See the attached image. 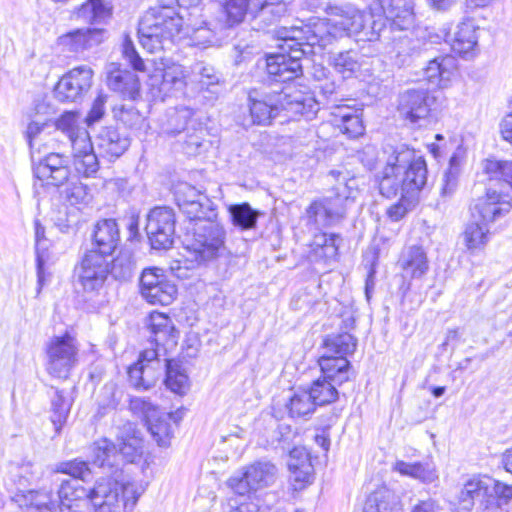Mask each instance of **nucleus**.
<instances>
[{"instance_id": "obj_1", "label": "nucleus", "mask_w": 512, "mask_h": 512, "mask_svg": "<svg viewBox=\"0 0 512 512\" xmlns=\"http://www.w3.org/2000/svg\"><path fill=\"white\" fill-rule=\"evenodd\" d=\"M184 15L172 7H161L147 13L140 21L138 37L141 46L150 53L165 49L180 32L189 36L193 45L199 47L220 46L229 36L227 24L213 25L205 21L196 26L190 18L184 21Z\"/></svg>"}, {"instance_id": "obj_2", "label": "nucleus", "mask_w": 512, "mask_h": 512, "mask_svg": "<svg viewBox=\"0 0 512 512\" xmlns=\"http://www.w3.org/2000/svg\"><path fill=\"white\" fill-rule=\"evenodd\" d=\"M280 52L268 55L266 70L272 82L285 83L303 74L302 58L321 52L327 46V37L310 26L282 27L277 32Z\"/></svg>"}, {"instance_id": "obj_3", "label": "nucleus", "mask_w": 512, "mask_h": 512, "mask_svg": "<svg viewBox=\"0 0 512 512\" xmlns=\"http://www.w3.org/2000/svg\"><path fill=\"white\" fill-rule=\"evenodd\" d=\"M356 346V338L349 333L325 338V352L318 359L322 377L314 380L307 389L315 406L328 405L338 399L337 386L347 382L351 376V364L346 356L352 354Z\"/></svg>"}, {"instance_id": "obj_4", "label": "nucleus", "mask_w": 512, "mask_h": 512, "mask_svg": "<svg viewBox=\"0 0 512 512\" xmlns=\"http://www.w3.org/2000/svg\"><path fill=\"white\" fill-rule=\"evenodd\" d=\"M248 107L253 124L267 125L281 112L288 119L312 120L320 107L310 93L296 90L290 85L281 90L253 89L248 94Z\"/></svg>"}, {"instance_id": "obj_5", "label": "nucleus", "mask_w": 512, "mask_h": 512, "mask_svg": "<svg viewBox=\"0 0 512 512\" xmlns=\"http://www.w3.org/2000/svg\"><path fill=\"white\" fill-rule=\"evenodd\" d=\"M390 154L382 171L379 189L383 196L391 198L404 192L417 198L428 181L427 164L423 156L405 144L389 147Z\"/></svg>"}, {"instance_id": "obj_6", "label": "nucleus", "mask_w": 512, "mask_h": 512, "mask_svg": "<svg viewBox=\"0 0 512 512\" xmlns=\"http://www.w3.org/2000/svg\"><path fill=\"white\" fill-rule=\"evenodd\" d=\"M146 326L150 332L149 342L152 347L143 350L138 360L127 370L129 383L137 390H148L155 385L162 370L159 348L173 345L177 339L173 322L165 313H150Z\"/></svg>"}, {"instance_id": "obj_7", "label": "nucleus", "mask_w": 512, "mask_h": 512, "mask_svg": "<svg viewBox=\"0 0 512 512\" xmlns=\"http://www.w3.org/2000/svg\"><path fill=\"white\" fill-rule=\"evenodd\" d=\"M339 183L330 195L314 200L306 209L308 223L316 229L326 228L345 218L347 210L354 204V179Z\"/></svg>"}, {"instance_id": "obj_8", "label": "nucleus", "mask_w": 512, "mask_h": 512, "mask_svg": "<svg viewBox=\"0 0 512 512\" xmlns=\"http://www.w3.org/2000/svg\"><path fill=\"white\" fill-rule=\"evenodd\" d=\"M190 253L198 264H206L226 252L224 228L214 219H195Z\"/></svg>"}, {"instance_id": "obj_9", "label": "nucleus", "mask_w": 512, "mask_h": 512, "mask_svg": "<svg viewBox=\"0 0 512 512\" xmlns=\"http://www.w3.org/2000/svg\"><path fill=\"white\" fill-rule=\"evenodd\" d=\"M46 371L58 379H67L79 363V344L69 332L53 336L46 343Z\"/></svg>"}, {"instance_id": "obj_10", "label": "nucleus", "mask_w": 512, "mask_h": 512, "mask_svg": "<svg viewBox=\"0 0 512 512\" xmlns=\"http://www.w3.org/2000/svg\"><path fill=\"white\" fill-rule=\"evenodd\" d=\"M278 469L271 461L259 460L231 476L227 484L238 495H247L273 485Z\"/></svg>"}, {"instance_id": "obj_11", "label": "nucleus", "mask_w": 512, "mask_h": 512, "mask_svg": "<svg viewBox=\"0 0 512 512\" xmlns=\"http://www.w3.org/2000/svg\"><path fill=\"white\" fill-rule=\"evenodd\" d=\"M328 14L332 16L328 20L327 28L322 26L311 27L313 31L327 37V45L331 43L332 38L342 37L344 35H359V31L363 29V21H365V11H361L353 6H330Z\"/></svg>"}, {"instance_id": "obj_12", "label": "nucleus", "mask_w": 512, "mask_h": 512, "mask_svg": "<svg viewBox=\"0 0 512 512\" xmlns=\"http://www.w3.org/2000/svg\"><path fill=\"white\" fill-rule=\"evenodd\" d=\"M140 294L152 305H169L177 295L176 284L157 267L145 268L139 279Z\"/></svg>"}, {"instance_id": "obj_13", "label": "nucleus", "mask_w": 512, "mask_h": 512, "mask_svg": "<svg viewBox=\"0 0 512 512\" xmlns=\"http://www.w3.org/2000/svg\"><path fill=\"white\" fill-rule=\"evenodd\" d=\"M492 484L493 478L487 475H477L467 480L454 512H471L474 507L477 512H492Z\"/></svg>"}, {"instance_id": "obj_14", "label": "nucleus", "mask_w": 512, "mask_h": 512, "mask_svg": "<svg viewBox=\"0 0 512 512\" xmlns=\"http://www.w3.org/2000/svg\"><path fill=\"white\" fill-rule=\"evenodd\" d=\"M175 214L172 208L157 206L147 215L146 234L153 249H169L174 242Z\"/></svg>"}, {"instance_id": "obj_15", "label": "nucleus", "mask_w": 512, "mask_h": 512, "mask_svg": "<svg viewBox=\"0 0 512 512\" xmlns=\"http://www.w3.org/2000/svg\"><path fill=\"white\" fill-rule=\"evenodd\" d=\"M93 71L88 66H79L64 74L54 87V98L62 103H77L83 100L92 86Z\"/></svg>"}, {"instance_id": "obj_16", "label": "nucleus", "mask_w": 512, "mask_h": 512, "mask_svg": "<svg viewBox=\"0 0 512 512\" xmlns=\"http://www.w3.org/2000/svg\"><path fill=\"white\" fill-rule=\"evenodd\" d=\"M511 209L512 195L492 187L487 188L485 195L477 198L470 206L471 218L488 225L503 218Z\"/></svg>"}, {"instance_id": "obj_17", "label": "nucleus", "mask_w": 512, "mask_h": 512, "mask_svg": "<svg viewBox=\"0 0 512 512\" xmlns=\"http://www.w3.org/2000/svg\"><path fill=\"white\" fill-rule=\"evenodd\" d=\"M174 196L179 209L190 220L215 219L217 216L215 203L187 182L175 187Z\"/></svg>"}, {"instance_id": "obj_18", "label": "nucleus", "mask_w": 512, "mask_h": 512, "mask_svg": "<svg viewBox=\"0 0 512 512\" xmlns=\"http://www.w3.org/2000/svg\"><path fill=\"white\" fill-rule=\"evenodd\" d=\"M75 274L77 283L84 291H99L109 275V262L101 253L87 251L76 267Z\"/></svg>"}, {"instance_id": "obj_19", "label": "nucleus", "mask_w": 512, "mask_h": 512, "mask_svg": "<svg viewBox=\"0 0 512 512\" xmlns=\"http://www.w3.org/2000/svg\"><path fill=\"white\" fill-rule=\"evenodd\" d=\"M187 76L188 71L183 65L170 63L153 72L149 85L163 100L167 97H180L184 95Z\"/></svg>"}, {"instance_id": "obj_20", "label": "nucleus", "mask_w": 512, "mask_h": 512, "mask_svg": "<svg viewBox=\"0 0 512 512\" xmlns=\"http://www.w3.org/2000/svg\"><path fill=\"white\" fill-rule=\"evenodd\" d=\"M55 481L59 482L57 500L60 512H92L91 489L83 487L76 478H60L56 474Z\"/></svg>"}, {"instance_id": "obj_21", "label": "nucleus", "mask_w": 512, "mask_h": 512, "mask_svg": "<svg viewBox=\"0 0 512 512\" xmlns=\"http://www.w3.org/2000/svg\"><path fill=\"white\" fill-rule=\"evenodd\" d=\"M33 174L42 186L60 188L71 175L69 159L59 153H49L33 164Z\"/></svg>"}, {"instance_id": "obj_22", "label": "nucleus", "mask_w": 512, "mask_h": 512, "mask_svg": "<svg viewBox=\"0 0 512 512\" xmlns=\"http://www.w3.org/2000/svg\"><path fill=\"white\" fill-rule=\"evenodd\" d=\"M436 97L426 90H407L400 95L398 110L411 123L425 119Z\"/></svg>"}, {"instance_id": "obj_23", "label": "nucleus", "mask_w": 512, "mask_h": 512, "mask_svg": "<svg viewBox=\"0 0 512 512\" xmlns=\"http://www.w3.org/2000/svg\"><path fill=\"white\" fill-rule=\"evenodd\" d=\"M16 490L11 497L10 506L17 507L21 512H52L59 506L51 491H23L19 487Z\"/></svg>"}, {"instance_id": "obj_24", "label": "nucleus", "mask_w": 512, "mask_h": 512, "mask_svg": "<svg viewBox=\"0 0 512 512\" xmlns=\"http://www.w3.org/2000/svg\"><path fill=\"white\" fill-rule=\"evenodd\" d=\"M197 112L188 106L170 108L161 120V133L167 137L181 136L185 131L197 129Z\"/></svg>"}, {"instance_id": "obj_25", "label": "nucleus", "mask_w": 512, "mask_h": 512, "mask_svg": "<svg viewBox=\"0 0 512 512\" xmlns=\"http://www.w3.org/2000/svg\"><path fill=\"white\" fill-rule=\"evenodd\" d=\"M120 244V230L115 219L99 220L92 233V249L108 258Z\"/></svg>"}, {"instance_id": "obj_26", "label": "nucleus", "mask_w": 512, "mask_h": 512, "mask_svg": "<svg viewBox=\"0 0 512 512\" xmlns=\"http://www.w3.org/2000/svg\"><path fill=\"white\" fill-rule=\"evenodd\" d=\"M120 489L117 482L102 480L91 488L92 512H120Z\"/></svg>"}, {"instance_id": "obj_27", "label": "nucleus", "mask_w": 512, "mask_h": 512, "mask_svg": "<svg viewBox=\"0 0 512 512\" xmlns=\"http://www.w3.org/2000/svg\"><path fill=\"white\" fill-rule=\"evenodd\" d=\"M331 122L334 127L348 138H357L364 133L362 110L348 105H335L331 111Z\"/></svg>"}, {"instance_id": "obj_28", "label": "nucleus", "mask_w": 512, "mask_h": 512, "mask_svg": "<svg viewBox=\"0 0 512 512\" xmlns=\"http://www.w3.org/2000/svg\"><path fill=\"white\" fill-rule=\"evenodd\" d=\"M72 146L73 165L84 177H93L99 170V160L94 152L90 136L84 135Z\"/></svg>"}, {"instance_id": "obj_29", "label": "nucleus", "mask_w": 512, "mask_h": 512, "mask_svg": "<svg viewBox=\"0 0 512 512\" xmlns=\"http://www.w3.org/2000/svg\"><path fill=\"white\" fill-rule=\"evenodd\" d=\"M398 265L404 275L411 279H420L429 270L427 253L420 245L405 248L401 253Z\"/></svg>"}, {"instance_id": "obj_30", "label": "nucleus", "mask_w": 512, "mask_h": 512, "mask_svg": "<svg viewBox=\"0 0 512 512\" xmlns=\"http://www.w3.org/2000/svg\"><path fill=\"white\" fill-rule=\"evenodd\" d=\"M379 9L390 18L391 26L407 29L414 21L413 0H377Z\"/></svg>"}, {"instance_id": "obj_31", "label": "nucleus", "mask_w": 512, "mask_h": 512, "mask_svg": "<svg viewBox=\"0 0 512 512\" xmlns=\"http://www.w3.org/2000/svg\"><path fill=\"white\" fill-rule=\"evenodd\" d=\"M456 69V60L444 55L430 60L424 68V78L434 87L445 88Z\"/></svg>"}, {"instance_id": "obj_32", "label": "nucleus", "mask_w": 512, "mask_h": 512, "mask_svg": "<svg viewBox=\"0 0 512 512\" xmlns=\"http://www.w3.org/2000/svg\"><path fill=\"white\" fill-rule=\"evenodd\" d=\"M103 30L98 28L76 29L59 38V44L69 52L79 53L102 42Z\"/></svg>"}, {"instance_id": "obj_33", "label": "nucleus", "mask_w": 512, "mask_h": 512, "mask_svg": "<svg viewBox=\"0 0 512 512\" xmlns=\"http://www.w3.org/2000/svg\"><path fill=\"white\" fill-rule=\"evenodd\" d=\"M108 87L124 98L134 100L140 91V81L137 75L129 70L115 68L108 72Z\"/></svg>"}, {"instance_id": "obj_34", "label": "nucleus", "mask_w": 512, "mask_h": 512, "mask_svg": "<svg viewBox=\"0 0 512 512\" xmlns=\"http://www.w3.org/2000/svg\"><path fill=\"white\" fill-rule=\"evenodd\" d=\"M57 189L60 199L70 206H87L93 198L89 186L81 182L75 175H70L69 180H67V182L65 181V183Z\"/></svg>"}, {"instance_id": "obj_35", "label": "nucleus", "mask_w": 512, "mask_h": 512, "mask_svg": "<svg viewBox=\"0 0 512 512\" xmlns=\"http://www.w3.org/2000/svg\"><path fill=\"white\" fill-rule=\"evenodd\" d=\"M98 148L103 157L109 160L120 157L129 147V138L112 127L104 128L98 135Z\"/></svg>"}, {"instance_id": "obj_36", "label": "nucleus", "mask_w": 512, "mask_h": 512, "mask_svg": "<svg viewBox=\"0 0 512 512\" xmlns=\"http://www.w3.org/2000/svg\"><path fill=\"white\" fill-rule=\"evenodd\" d=\"M478 30L479 27L475 25L471 18L459 23L452 39V50L463 56L472 53L478 44Z\"/></svg>"}, {"instance_id": "obj_37", "label": "nucleus", "mask_w": 512, "mask_h": 512, "mask_svg": "<svg viewBox=\"0 0 512 512\" xmlns=\"http://www.w3.org/2000/svg\"><path fill=\"white\" fill-rule=\"evenodd\" d=\"M34 230L37 284L39 292L46 281V265L50 259V255L48 252V240L45 237V227L40 223L38 219L34 221Z\"/></svg>"}, {"instance_id": "obj_38", "label": "nucleus", "mask_w": 512, "mask_h": 512, "mask_svg": "<svg viewBox=\"0 0 512 512\" xmlns=\"http://www.w3.org/2000/svg\"><path fill=\"white\" fill-rule=\"evenodd\" d=\"M488 224H483L478 219H473L466 224L462 234L465 246L471 254L482 251L489 242Z\"/></svg>"}, {"instance_id": "obj_39", "label": "nucleus", "mask_w": 512, "mask_h": 512, "mask_svg": "<svg viewBox=\"0 0 512 512\" xmlns=\"http://www.w3.org/2000/svg\"><path fill=\"white\" fill-rule=\"evenodd\" d=\"M252 17L259 19L265 26L280 20L287 13V5L283 0H254Z\"/></svg>"}, {"instance_id": "obj_40", "label": "nucleus", "mask_w": 512, "mask_h": 512, "mask_svg": "<svg viewBox=\"0 0 512 512\" xmlns=\"http://www.w3.org/2000/svg\"><path fill=\"white\" fill-rule=\"evenodd\" d=\"M287 466L295 482H310L314 468L308 450H289Z\"/></svg>"}, {"instance_id": "obj_41", "label": "nucleus", "mask_w": 512, "mask_h": 512, "mask_svg": "<svg viewBox=\"0 0 512 512\" xmlns=\"http://www.w3.org/2000/svg\"><path fill=\"white\" fill-rule=\"evenodd\" d=\"M73 15L90 24H101L111 16V7L104 0H86L74 10Z\"/></svg>"}, {"instance_id": "obj_42", "label": "nucleus", "mask_w": 512, "mask_h": 512, "mask_svg": "<svg viewBox=\"0 0 512 512\" xmlns=\"http://www.w3.org/2000/svg\"><path fill=\"white\" fill-rule=\"evenodd\" d=\"M232 224L240 230H251L256 228L259 217L262 213L252 208L248 202L232 204L228 207Z\"/></svg>"}, {"instance_id": "obj_43", "label": "nucleus", "mask_w": 512, "mask_h": 512, "mask_svg": "<svg viewBox=\"0 0 512 512\" xmlns=\"http://www.w3.org/2000/svg\"><path fill=\"white\" fill-rule=\"evenodd\" d=\"M288 415L293 419H308L316 409V406L307 389L294 391L286 403Z\"/></svg>"}, {"instance_id": "obj_44", "label": "nucleus", "mask_w": 512, "mask_h": 512, "mask_svg": "<svg viewBox=\"0 0 512 512\" xmlns=\"http://www.w3.org/2000/svg\"><path fill=\"white\" fill-rule=\"evenodd\" d=\"M51 399V422L58 432L67 420L71 409V401L65 396L64 391L51 387L48 391Z\"/></svg>"}, {"instance_id": "obj_45", "label": "nucleus", "mask_w": 512, "mask_h": 512, "mask_svg": "<svg viewBox=\"0 0 512 512\" xmlns=\"http://www.w3.org/2000/svg\"><path fill=\"white\" fill-rule=\"evenodd\" d=\"M166 377L165 385L173 393L183 396L190 387L189 378L181 365L174 360L165 359Z\"/></svg>"}, {"instance_id": "obj_46", "label": "nucleus", "mask_w": 512, "mask_h": 512, "mask_svg": "<svg viewBox=\"0 0 512 512\" xmlns=\"http://www.w3.org/2000/svg\"><path fill=\"white\" fill-rule=\"evenodd\" d=\"M79 113L76 111H66L59 118L54 121L56 130L63 133L69 140L71 147L74 146L77 140L84 135L89 136L86 129L78 125Z\"/></svg>"}, {"instance_id": "obj_47", "label": "nucleus", "mask_w": 512, "mask_h": 512, "mask_svg": "<svg viewBox=\"0 0 512 512\" xmlns=\"http://www.w3.org/2000/svg\"><path fill=\"white\" fill-rule=\"evenodd\" d=\"M360 54L355 50L339 52L331 57V63L335 71L342 75L343 79L351 78L360 69Z\"/></svg>"}, {"instance_id": "obj_48", "label": "nucleus", "mask_w": 512, "mask_h": 512, "mask_svg": "<svg viewBox=\"0 0 512 512\" xmlns=\"http://www.w3.org/2000/svg\"><path fill=\"white\" fill-rule=\"evenodd\" d=\"M394 470L401 475L410 476L426 483H432L437 479L436 470L430 464L423 465L420 462L407 463L398 460L394 464Z\"/></svg>"}, {"instance_id": "obj_49", "label": "nucleus", "mask_w": 512, "mask_h": 512, "mask_svg": "<svg viewBox=\"0 0 512 512\" xmlns=\"http://www.w3.org/2000/svg\"><path fill=\"white\" fill-rule=\"evenodd\" d=\"M484 171L491 181L502 180L505 183L504 192L512 195V161L487 159Z\"/></svg>"}, {"instance_id": "obj_50", "label": "nucleus", "mask_w": 512, "mask_h": 512, "mask_svg": "<svg viewBox=\"0 0 512 512\" xmlns=\"http://www.w3.org/2000/svg\"><path fill=\"white\" fill-rule=\"evenodd\" d=\"M254 0H226L223 4V12L226 17V24L231 29L234 25L241 23L247 14L252 16Z\"/></svg>"}, {"instance_id": "obj_51", "label": "nucleus", "mask_w": 512, "mask_h": 512, "mask_svg": "<svg viewBox=\"0 0 512 512\" xmlns=\"http://www.w3.org/2000/svg\"><path fill=\"white\" fill-rule=\"evenodd\" d=\"M135 262L132 253L128 250H121L111 261L109 274L118 281H128L132 278Z\"/></svg>"}, {"instance_id": "obj_52", "label": "nucleus", "mask_w": 512, "mask_h": 512, "mask_svg": "<svg viewBox=\"0 0 512 512\" xmlns=\"http://www.w3.org/2000/svg\"><path fill=\"white\" fill-rule=\"evenodd\" d=\"M117 394L118 388L114 382H108L101 388L97 397L96 418L101 419L117 408L120 402V397Z\"/></svg>"}, {"instance_id": "obj_53", "label": "nucleus", "mask_w": 512, "mask_h": 512, "mask_svg": "<svg viewBox=\"0 0 512 512\" xmlns=\"http://www.w3.org/2000/svg\"><path fill=\"white\" fill-rule=\"evenodd\" d=\"M92 465L107 472L117 469L125 459L135 462L134 456L124 455L123 450H96Z\"/></svg>"}, {"instance_id": "obj_54", "label": "nucleus", "mask_w": 512, "mask_h": 512, "mask_svg": "<svg viewBox=\"0 0 512 512\" xmlns=\"http://www.w3.org/2000/svg\"><path fill=\"white\" fill-rule=\"evenodd\" d=\"M146 426L159 447L164 448L171 445V438L173 436L172 425L160 413L154 420L149 421Z\"/></svg>"}, {"instance_id": "obj_55", "label": "nucleus", "mask_w": 512, "mask_h": 512, "mask_svg": "<svg viewBox=\"0 0 512 512\" xmlns=\"http://www.w3.org/2000/svg\"><path fill=\"white\" fill-rule=\"evenodd\" d=\"M394 499L393 493L385 486L373 491L364 504V512H388Z\"/></svg>"}, {"instance_id": "obj_56", "label": "nucleus", "mask_w": 512, "mask_h": 512, "mask_svg": "<svg viewBox=\"0 0 512 512\" xmlns=\"http://www.w3.org/2000/svg\"><path fill=\"white\" fill-rule=\"evenodd\" d=\"M193 73L198 77L200 90H207L213 94L218 93L220 76L214 67L198 63L194 66Z\"/></svg>"}, {"instance_id": "obj_57", "label": "nucleus", "mask_w": 512, "mask_h": 512, "mask_svg": "<svg viewBox=\"0 0 512 512\" xmlns=\"http://www.w3.org/2000/svg\"><path fill=\"white\" fill-rule=\"evenodd\" d=\"M459 164L460 161L457 154H453L449 160V167L445 171L442 179L440 194L443 198L451 197L458 188L460 174Z\"/></svg>"}, {"instance_id": "obj_58", "label": "nucleus", "mask_w": 512, "mask_h": 512, "mask_svg": "<svg viewBox=\"0 0 512 512\" xmlns=\"http://www.w3.org/2000/svg\"><path fill=\"white\" fill-rule=\"evenodd\" d=\"M183 152L189 156H195L202 151L204 145L205 131L202 122L197 120V129L185 131L182 135Z\"/></svg>"}, {"instance_id": "obj_59", "label": "nucleus", "mask_w": 512, "mask_h": 512, "mask_svg": "<svg viewBox=\"0 0 512 512\" xmlns=\"http://www.w3.org/2000/svg\"><path fill=\"white\" fill-rule=\"evenodd\" d=\"M129 409L135 416L141 418L145 424L154 420L160 413L158 406L142 397H132L129 401Z\"/></svg>"}, {"instance_id": "obj_60", "label": "nucleus", "mask_w": 512, "mask_h": 512, "mask_svg": "<svg viewBox=\"0 0 512 512\" xmlns=\"http://www.w3.org/2000/svg\"><path fill=\"white\" fill-rule=\"evenodd\" d=\"M115 118L132 130L141 129L145 121L142 114L132 104L122 105L115 111Z\"/></svg>"}, {"instance_id": "obj_61", "label": "nucleus", "mask_w": 512, "mask_h": 512, "mask_svg": "<svg viewBox=\"0 0 512 512\" xmlns=\"http://www.w3.org/2000/svg\"><path fill=\"white\" fill-rule=\"evenodd\" d=\"M365 21H370L372 25L370 32H366V40L368 41L378 40L381 33L385 31L387 23H391L390 18L386 17L381 10L376 13L374 9L365 11Z\"/></svg>"}, {"instance_id": "obj_62", "label": "nucleus", "mask_w": 512, "mask_h": 512, "mask_svg": "<svg viewBox=\"0 0 512 512\" xmlns=\"http://www.w3.org/2000/svg\"><path fill=\"white\" fill-rule=\"evenodd\" d=\"M491 487L492 498H494L492 512H507L501 504H507L512 499V485L493 479Z\"/></svg>"}, {"instance_id": "obj_63", "label": "nucleus", "mask_w": 512, "mask_h": 512, "mask_svg": "<svg viewBox=\"0 0 512 512\" xmlns=\"http://www.w3.org/2000/svg\"><path fill=\"white\" fill-rule=\"evenodd\" d=\"M339 240V235L333 233L317 235L314 239V246L319 248V250H316V253L325 258L336 256L338 251L337 241Z\"/></svg>"}, {"instance_id": "obj_64", "label": "nucleus", "mask_w": 512, "mask_h": 512, "mask_svg": "<svg viewBox=\"0 0 512 512\" xmlns=\"http://www.w3.org/2000/svg\"><path fill=\"white\" fill-rule=\"evenodd\" d=\"M411 52V41L409 38L404 37L398 39L393 44L392 49L389 51V57L395 65L401 67L408 63Z\"/></svg>"}]
</instances>
